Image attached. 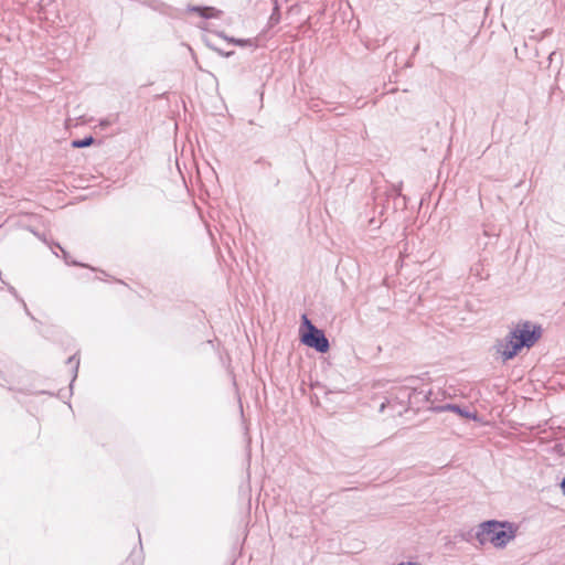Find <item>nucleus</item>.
I'll list each match as a JSON object with an SVG mask.
<instances>
[{
    "label": "nucleus",
    "mask_w": 565,
    "mask_h": 565,
    "mask_svg": "<svg viewBox=\"0 0 565 565\" xmlns=\"http://www.w3.org/2000/svg\"><path fill=\"white\" fill-rule=\"evenodd\" d=\"M215 52H217L220 55L224 56V57H230L234 54V51H230V52H226V51H223L221 49H217V47H212Z\"/></svg>",
    "instance_id": "4468645a"
},
{
    "label": "nucleus",
    "mask_w": 565,
    "mask_h": 565,
    "mask_svg": "<svg viewBox=\"0 0 565 565\" xmlns=\"http://www.w3.org/2000/svg\"><path fill=\"white\" fill-rule=\"evenodd\" d=\"M55 246L61 249V252L63 254V259L65 260V263L67 265L79 266V267H88L87 265H85L83 263H79V262H76V260H71L70 254L58 243H55Z\"/></svg>",
    "instance_id": "f8f14e48"
},
{
    "label": "nucleus",
    "mask_w": 565,
    "mask_h": 565,
    "mask_svg": "<svg viewBox=\"0 0 565 565\" xmlns=\"http://www.w3.org/2000/svg\"><path fill=\"white\" fill-rule=\"evenodd\" d=\"M22 307H23V310L25 312L26 316H29L32 320H35L34 316L30 312L25 301L23 300V302H21Z\"/></svg>",
    "instance_id": "dca6fc26"
},
{
    "label": "nucleus",
    "mask_w": 565,
    "mask_h": 565,
    "mask_svg": "<svg viewBox=\"0 0 565 565\" xmlns=\"http://www.w3.org/2000/svg\"><path fill=\"white\" fill-rule=\"evenodd\" d=\"M22 307H23V310L25 312L26 316H29L32 320H35L34 316L30 312L25 301L23 300V302H21Z\"/></svg>",
    "instance_id": "f3484780"
},
{
    "label": "nucleus",
    "mask_w": 565,
    "mask_h": 565,
    "mask_svg": "<svg viewBox=\"0 0 565 565\" xmlns=\"http://www.w3.org/2000/svg\"><path fill=\"white\" fill-rule=\"evenodd\" d=\"M299 335L302 344L315 349L319 353H327L330 349L324 331L317 328L307 315L301 316Z\"/></svg>",
    "instance_id": "7ed1b4c3"
},
{
    "label": "nucleus",
    "mask_w": 565,
    "mask_h": 565,
    "mask_svg": "<svg viewBox=\"0 0 565 565\" xmlns=\"http://www.w3.org/2000/svg\"><path fill=\"white\" fill-rule=\"evenodd\" d=\"M1 281L2 284H4L8 288V291L19 301V302H23V299L19 296L17 289L11 286L10 284L6 282L2 278H1Z\"/></svg>",
    "instance_id": "ddd939ff"
},
{
    "label": "nucleus",
    "mask_w": 565,
    "mask_h": 565,
    "mask_svg": "<svg viewBox=\"0 0 565 565\" xmlns=\"http://www.w3.org/2000/svg\"><path fill=\"white\" fill-rule=\"evenodd\" d=\"M279 184V179H276L275 180V185H278Z\"/></svg>",
    "instance_id": "5701e85b"
},
{
    "label": "nucleus",
    "mask_w": 565,
    "mask_h": 565,
    "mask_svg": "<svg viewBox=\"0 0 565 565\" xmlns=\"http://www.w3.org/2000/svg\"><path fill=\"white\" fill-rule=\"evenodd\" d=\"M66 362H67V364L72 365V370H73V377H72V381L70 384V386L72 387L73 382L77 377V372H78V367H79V358L77 356V354H74V355L70 356Z\"/></svg>",
    "instance_id": "9d476101"
},
{
    "label": "nucleus",
    "mask_w": 565,
    "mask_h": 565,
    "mask_svg": "<svg viewBox=\"0 0 565 565\" xmlns=\"http://www.w3.org/2000/svg\"><path fill=\"white\" fill-rule=\"evenodd\" d=\"M113 121H114V120H113V119H110V118H104V119H100V120H99V126H100L102 128H106V127L110 126V125L113 124Z\"/></svg>",
    "instance_id": "2eb2a0df"
},
{
    "label": "nucleus",
    "mask_w": 565,
    "mask_h": 565,
    "mask_svg": "<svg viewBox=\"0 0 565 565\" xmlns=\"http://www.w3.org/2000/svg\"><path fill=\"white\" fill-rule=\"evenodd\" d=\"M188 12L196 13L203 19H218L222 15V11L209 6H193L189 4L186 8Z\"/></svg>",
    "instance_id": "39448f33"
},
{
    "label": "nucleus",
    "mask_w": 565,
    "mask_h": 565,
    "mask_svg": "<svg viewBox=\"0 0 565 565\" xmlns=\"http://www.w3.org/2000/svg\"><path fill=\"white\" fill-rule=\"evenodd\" d=\"M431 409L434 412H437V413H440V412H446V411H450V412H455L457 413L459 416H461L462 418H470L472 415L471 413L467 409V408H463L457 404H445V405H438V406H434L431 407Z\"/></svg>",
    "instance_id": "423d86ee"
},
{
    "label": "nucleus",
    "mask_w": 565,
    "mask_h": 565,
    "mask_svg": "<svg viewBox=\"0 0 565 565\" xmlns=\"http://www.w3.org/2000/svg\"><path fill=\"white\" fill-rule=\"evenodd\" d=\"M384 407H385V404L383 403V404L381 405L380 411L382 412V411L384 409Z\"/></svg>",
    "instance_id": "4be33fe9"
},
{
    "label": "nucleus",
    "mask_w": 565,
    "mask_h": 565,
    "mask_svg": "<svg viewBox=\"0 0 565 565\" xmlns=\"http://www.w3.org/2000/svg\"><path fill=\"white\" fill-rule=\"evenodd\" d=\"M257 163H262V164H265V166H267V167H270V166H271V164H270V162L266 161L265 159H259V160L257 161Z\"/></svg>",
    "instance_id": "a211bd4d"
},
{
    "label": "nucleus",
    "mask_w": 565,
    "mask_h": 565,
    "mask_svg": "<svg viewBox=\"0 0 565 565\" xmlns=\"http://www.w3.org/2000/svg\"><path fill=\"white\" fill-rule=\"evenodd\" d=\"M398 565H418V564L415 562H407V563L402 562Z\"/></svg>",
    "instance_id": "6ab92c4d"
},
{
    "label": "nucleus",
    "mask_w": 565,
    "mask_h": 565,
    "mask_svg": "<svg viewBox=\"0 0 565 565\" xmlns=\"http://www.w3.org/2000/svg\"><path fill=\"white\" fill-rule=\"evenodd\" d=\"M482 273H483V265H482L481 260H478L477 263H475L470 267V275L476 277V278H478V279H483L484 278Z\"/></svg>",
    "instance_id": "9b49d317"
},
{
    "label": "nucleus",
    "mask_w": 565,
    "mask_h": 565,
    "mask_svg": "<svg viewBox=\"0 0 565 565\" xmlns=\"http://www.w3.org/2000/svg\"><path fill=\"white\" fill-rule=\"evenodd\" d=\"M94 143H95V138L92 135H89V136H85L84 138H81V139H74L72 141V147L73 148H86Z\"/></svg>",
    "instance_id": "1a4fd4ad"
},
{
    "label": "nucleus",
    "mask_w": 565,
    "mask_h": 565,
    "mask_svg": "<svg viewBox=\"0 0 565 565\" xmlns=\"http://www.w3.org/2000/svg\"><path fill=\"white\" fill-rule=\"evenodd\" d=\"M218 36L223 38L225 41H227L231 44L237 45V46H252L253 41L250 39H236L233 36H227L224 32H218Z\"/></svg>",
    "instance_id": "6e6552de"
},
{
    "label": "nucleus",
    "mask_w": 565,
    "mask_h": 565,
    "mask_svg": "<svg viewBox=\"0 0 565 565\" xmlns=\"http://www.w3.org/2000/svg\"><path fill=\"white\" fill-rule=\"evenodd\" d=\"M419 50V43H417L413 50V55L417 53V51Z\"/></svg>",
    "instance_id": "aec40b11"
},
{
    "label": "nucleus",
    "mask_w": 565,
    "mask_h": 565,
    "mask_svg": "<svg viewBox=\"0 0 565 565\" xmlns=\"http://www.w3.org/2000/svg\"><path fill=\"white\" fill-rule=\"evenodd\" d=\"M556 55V52H552L548 56L550 62L554 60V56Z\"/></svg>",
    "instance_id": "412c9836"
},
{
    "label": "nucleus",
    "mask_w": 565,
    "mask_h": 565,
    "mask_svg": "<svg viewBox=\"0 0 565 565\" xmlns=\"http://www.w3.org/2000/svg\"><path fill=\"white\" fill-rule=\"evenodd\" d=\"M542 332L540 324L522 320L504 338L495 341L493 350L503 362H507L515 358L522 349L534 347L541 339Z\"/></svg>",
    "instance_id": "f257e3e1"
},
{
    "label": "nucleus",
    "mask_w": 565,
    "mask_h": 565,
    "mask_svg": "<svg viewBox=\"0 0 565 565\" xmlns=\"http://www.w3.org/2000/svg\"><path fill=\"white\" fill-rule=\"evenodd\" d=\"M516 531V525L509 521L488 520L478 525L475 536L480 545L491 543L503 548L515 537Z\"/></svg>",
    "instance_id": "f03ea898"
},
{
    "label": "nucleus",
    "mask_w": 565,
    "mask_h": 565,
    "mask_svg": "<svg viewBox=\"0 0 565 565\" xmlns=\"http://www.w3.org/2000/svg\"><path fill=\"white\" fill-rule=\"evenodd\" d=\"M420 393H416V387H412L409 385H404L394 388L390 393V397L387 398V403L392 404L393 402L397 403L401 406H408L409 403H417V396Z\"/></svg>",
    "instance_id": "20e7f679"
},
{
    "label": "nucleus",
    "mask_w": 565,
    "mask_h": 565,
    "mask_svg": "<svg viewBox=\"0 0 565 565\" xmlns=\"http://www.w3.org/2000/svg\"><path fill=\"white\" fill-rule=\"evenodd\" d=\"M416 393H420V395L417 396V403H409V408L412 409H420L427 402H429L431 391H424V390H417Z\"/></svg>",
    "instance_id": "0eeeda50"
}]
</instances>
